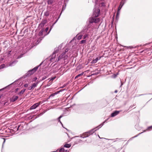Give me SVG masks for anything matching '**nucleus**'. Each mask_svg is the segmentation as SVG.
<instances>
[{
	"label": "nucleus",
	"mask_w": 152,
	"mask_h": 152,
	"mask_svg": "<svg viewBox=\"0 0 152 152\" xmlns=\"http://www.w3.org/2000/svg\"><path fill=\"white\" fill-rule=\"evenodd\" d=\"M64 152H68L67 151H65L64 150Z\"/></svg>",
	"instance_id": "ea45409f"
},
{
	"label": "nucleus",
	"mask_w": 152,
	"mask_h": 152,
	"mask_svg": "<svg viewBox=\"0 0 152 152\" xmlns=\"http://www.w3.org/2000/svg\"><path fill=\"white\" fill-rule=\"evenodd\" d=\"M39 67V66H37L34 68L33 69L30 70L29 71V72L31 74H32L33 73H34L35 72H36L37 70V69Z\"/></svg>",
	"instance_id": "7ed1b4c3"
},
{
	"label": "nucleus",
	"mask_w": 152,
	"mask_h": 152,
	"mask_svg": "<svg viewBox=\"0 0 152 152\" xmlns=\"http://www.w3.org/2000/svg\"><path fill=\"white\" fill-rule=\"evenodd\" d=\"M118 8V12L121 9L122 5L121 7H120V6Z\"/></svg>",
	"instance_id": "c85d7f7f"
},
{
	"label": "nucleus",
	"mask_w": 152,
	"mask_h": 152,
	"mask_svg": "<svg viewBox=\"0 0 152 152\" xmlns=\"http://www.w3.org/2000/svg\"><path fill=\"white\" fill-rule=\"evenodd\" d=\"M86 42V40H82L80 41V43L83 44L85 43Z\"/></svg>",
	"instance_id": "5701e85b"
},
{
	"label": "nucleus",
	"mask_w": 152,
	"mask_h": 152,
	"mask_svg": "<svg viewBox=\"0 0 152 152\" xmlns=\"http://www.w3.org/2000/svg\"><path fill=\"white\" fill-rule=\"evenodd\" d=\"M55 78H56V77H53L50 80H54Z\"/></svg>",
	"instance_id": "2f4dec72"
},
{
	"label": "nucleus",
	"mask_w": 152,
	"mask_h": 152,
	"mask_svg": "<svg viewBox=\"0 0 152 152\" xmlns=\"http://www.w3.org/2000/svg\"><path fill=\"white\" fill-rule=\"evenodd\" d=\"M64 53H62L61 54L60 56H59L58 59V61H59V60H61V59L63 58L64 56Z\"/></svg>",
	"instance_id": "6e6552de"
},
{
	"label": "nucleus",
	"mask_w": 152,
	"mask_h": 152,
	"mask_svg": "<svg viewBox=\"0 0 152 152\" xmlns=\"http://www.w3.org/2000/svg\"><path fill=\"white\" fill-rule=\"evenodd\" d=\"M20 125H19V126H18V128H17V130L18 129H19V127H20Z\"/></svg>",
	"instance_id": "c9c22d12"
},
{
	"label": "nucleus",
	"mask_w": 152,
	"mask_h": 152,
	"mask_svg": "<svg viewBox=\"0 0 152 152\" xmlns=\"http://www.w3.org/2000/svg\"><path fill=\"white\" fill-rule=\"evenodd\" d=\"M44 15L45 16H48L49 15V13L48 11H46L45 12Z\"/></svg>",
	"instance_id": "6ab92c4d"
},
{
	"label": "nucleus",
	"mask_w": 152,
	"mask_h": 152,
	"mask_svg": "<svg viewBox=\"0 0 152 152\" xmlns=\"http://www.w3.org/2000/svg\"><path fill=\"white\" fill-rule=\"evenodd\" d=\"M63 115H61L58 118V122H59L61 124H62V123L60 120V118H61L63 117Z\"/></svg>",
	"instance_id": "f3484780"
},
{
	"label": "nucleus",
	"mask_w": 152,
	"mask_h": 152,
	"mask_svg": "<svg viewBox=\"0 0 152 152\" xmlns=\"http://www.w3.org/2000/svg\"><path fill=\"white\" fill-rule=\"evenodd\" d=\"M55 95V94H52L51 95V96H54V95Z\"/></svg>",
	"instance_id": "72a5a7b5"
},
{
	"label": "nucleus",
	"mask_w": 152,
	"mask_h": 152,
	"mask_svg": "<svg viewBox=\"0 0 152 152\" xmlns=\"http://www.w3.org/2000/svg\"><path fill=\"white\" fill-rule=\"evenodd\" d=\"M47 22L46 20H44L42 21V23L43 24H45Z\"/></svg>",
	"instance_id": "aec40b11"
},
{
	"label": "nucleus",
	"mask_w": 152,
	"mask_h": 152,
	"mask_svg": "<svg viewBox=\"0 0 152 152\" xmlns=\"http://www.w3.org/2000/svg\"><path fill=\"white\" fill-rule=\"evenodd\" d=\"M64 148H62L59 150V152H64Z\"/></svg>",
	"instance_id": "b1692460"
},
{
	"label": "nucleus",
	"mask_w": 152,
	"mask_h": 152,
	"mask_svg": "<svg viewBox=\"0 0 152 152\" xmlns=\"http://www.w3.org/2000/svg\"><path fill=\"white\" fill-rule=\"evenodd\" d=\"M152 128V126L149 127L148 128Z\"/></svg>",
	"instance_id": "a19ab883"
},
{
	"label": "nucleus",
	"mask_w": 152,
	"mask_h": 152,
	"mask_svg": "<svg viewBox=\"0 0 152 152\" xmlns=\"http://www.w3.org/2000/svg\"><path fill=\"white\" fill-rule=\"evenodd\" d=\"M83 74H84V72H83L81 73V74H79L78 75H77V76H76L75 77V79H77L78 77H80V76H81L82 75H83Z\"/></svg>",
	"instance_id": "9d476101"
},
{
	"label": "nucleus",
	"mask_w": 152,
	"mask_h": 152,
	"mask_svg": "<svg viewBox=\"0 0 152 152\" xmlns=\"http://www.w3.org/2000/svg\"><path fill=\"white\" fill-rule=\"evenodd\" d=\"M89 136V135L88 133V132H87L83 134L81 136V137L83 138H84L88 137Z\"/></svg>",
	"instance_id": "423d86ee"
},
{
	"label": "nucleus",
	"mask_w": 152,
	"mask_h": 152,
	"mask_svg": "<svg viewBox=\"0 0 152 152\" xmlns=\"http://www.w3.org/2000/svg\"><path fill=\"white\" fill-rule=\"evenodd\" d=\"M95 21V17H93L90 18L89 20V22L90 23H94Z\"/></svg>",
	"instance_id": "0eeeda50"
},
{
	"label": "nucleus",
	"mask_w": 152,
	"mask_h": 152,
	"mask_svg": "<svg viewBox=\"0 0 152 152\" xmlns=\"http://www.w3.org/2000/svg\"><path fill=\"white\" fill-rule=\"evenodd\" d=\"M43 32V31H42V30H41L40 31V32H41V33H42Z\"/></svg>",
	"instance_id": "4c0bfd02"
},
{
	"label": "nucleus",
	"mask_w": 152,
	"mask_h": 152,
	"mask_svg": "<svg viewBox=\"0 0 152 152\" xmlns=\"http://www.w3.org/2000/svg\"><path fill=\"white\" fill-rule=\"evenodd\" d=\"M5 66V65L4 64H2L0 66V69H2L4 68Z\"/></svg>",
	"instance_id": "4be33fe9"
},
{
	"label": "nucleus",
	"mask_w": 152,
	"mask_h": 152,
	"mask_svg": "<svg viewBox=\"0 0 152 152\" xmlns=\"http://www.w3.org/2000/svg\"><path fill=\"white\" fill-rule=\"evenodd\" d=\"M54 0H48V4H52L53 3Z\"/></svg>",
	"instance_id": "ddd939ff"
},
{
	"label": "nucleus",
	"mask_w": 152,
	"mask_h": 152,
	"mask_svg": "<svg viewBox=\"0 0 152 152\" xmlns=\"http://www.w3.org/2000/svg\"><path fill=\"white\" fill-rule=\"evenodd\" d=\"M68 50H69L68 49H66L65 50V52L63 53L64 54V55H65L66 53L68 51Z\"/></svg>",
	"instance_id": "393cba45"
},
{
	"label": "nucleus",
	"mask_w": 152,
	"mask_h": 152,
	"mask_svg": "<svg viewBox=\"0 0 152 152\" xmlns=\"http://www.w3.org/2000/svg\"><path fill=\"white\" fill-rule=\"evenodd\" d=\"M82 35H77L76 36L78 40L80 39L82 37Z\"/></svg>",
	"instance_id": "9b49d317"
},
{
	"label": "nucleus",
	"mask_w": 152,
	"mask_h": 152,
	"mask_svg": "<svg viewBox=\"0 0 152 152\" xmlns=\"http://www.w3.org/2000/svg\"><path fill=\"white\" fill-rule=\"evenodd\" d=\"M18 98V96H14L10 99V101L12 102H13L15 101Z\"/></svg>",
	"instance_id": "20e7f679"
},
{
	"label": "nucleus",
	"mask_w": 152,
	"mask_h": 152,
	"mask_svg": "<svg viewBox=\"0 0 152 152\" xmlns=\"http://www.w3.org/2000/svg\"><path fill=\"white\" fill-rule=\"evenodd\" d=\"M1 95H0V99L1 98Z\"/></svg>",
	"instance_id": "79ce46f5"
},
{
	"label": "nucleus",
	"mask_w": 152,
	"mask_h": 152,
	"mask_svg": "<svg viewBox=\"0 0 152 152\" xmlns=\"http://www.w3.org/2000/svg\"><path fill=\"white\" fill-rule=\"evenodd\" d=\"M88 35L87 34L85 35L83 37V39H85L87 37Z\"/></svg>",
	"instance_id": "cd10ccee"
},
{
	"label": "nucleus",
	"mask_w": 152,
	"mask_h": 152,
	"mask_svg": "<svg viewBox=\"0 0 152 152\" xmlns=\"http://www.w3.org/2000/svg\"><path fill=\"white\" fill-rule=\"evenodd\" d=\"M71 146V145L69 144H66L64 145V147L66 148H69Z\"/></svg>",
	"instance_id": "dca6fc26"
},
{
	"label": "nucleus",
	"mask_w": 152,
	"mask_h": 152,
	"mask_svg": "<svg viewBox=\"0 0 152 152\" xmlns=\"http://www.w3.org/2000/svg\"><path fill=\"white\" fill-rule=\"evenodd\" d=\"M28 86V84H26L24 85V87H27Z\"/></svg>",
	"instance_id": "a878e982"
},
{
	"label": "nucleus",
	"mask_w": 152,
	"mask_h": 152,
	"mask_svg": "<svg viewBox=\"0 0 152 152\" xmlns=\"http://www.w3.org/2000/svg\"><path fill=\"white\" fill-rule=\"evenodd\" d=\"M98 60V58H96V59H94L92 61V63H95L97 62Z\"/></svg>",
	"instance_id": "2eb2a0df"
},
{
	"label": "nucleus",
	"mask_w": 152,
	"mask_h": 152,
	"mask_svg": "<svg viewBox=\"0 0 152 152\" xmlns=\"http://www.w3.org/2000/svg\"><path fill=\"white\" fill-rule=\"evenodd\" d=\"M26 90V89H23L18 94H19L20 95H21V94H23L24 92H25Z\"/></svg>",
	"instance_id": "4468645a"
},
{
	"label": "nucleus",
	"mask_w": 152,
	"mask_h": 152,
	"mask_svg": "<svg viewBox=\"0 0 152 152\" xmlns=\"http://www.w3.org/2000/svg\"><path fill=\"white\" fill-rule=\"evenodd\" d=\"M101 4H102V5L103 6L104 5V3H102Z\"/></svg>",
	"instance_id": "e433bc0d"
},
{
	"label": "nucleus",
	"mask_w": 152,
	"mask_h": 152,
	"mask_svg": "<svg viewBox=\"0 0 152 152\" xmlns=\"http://www.w3.org/2000/svg\"><path fill=\"white\" fill-rule=\"evenodd\" d=\"M99 20H100V19L99 18H95L94 23H98V22H99Z\"/></svg>",
	"instance_id": "a211bd4d"
},
{
	"label": "nucleus",
	"mask_w": 152,
	"mask_h": 152,
	"mask_svg": "<svg viewBox=\"0 0 152 152\" xmlns=\"http://www.w3.org/2000/svg\"><path fill=\"white\" fill-rule=\"evenodd\" d=\"M93 72H94V71H92L91 72V73H92L91 75H96V74H94V73H93Z\"/></svg>",
	"instance_id": "473e14b6"
},
{
	"label": "nucleus",
	"mask_w": 152,
	"mask_h": 152,
	"mask_svg": "<svg viewBox=\"0 0 152 152\" xmlns=\"http://www.w3.org/2000/svg\"><path fill=\"white\" fill-rule=\"evenodd\" d=\"M94 131H95L94 129H93L88 132V133L89 135H90L92 134L94 132Z\"/></svg>",
	"instance_id": "1a4fd4ad"
},
{
	"label": "nucleus",
	"mask_w": 152,
	"mask_h": 152,
	"mask_svg": "<svg viewBox=\"0 0 152 152\" xmlns=\"http://www.w3.org/2000/svg\"><path fill=\"white\" fill-rule=\"evenodd\" d=\"M99 12L100 10L99 9H97L95 10L93 13V17L96 18L98 17L99 15Z\"/></svg>",
	"instance_id": "f03ea898"
},
{
	"label": "nucleus",
	"mask_w": 152,
	"mask_h": 152,
	"mask_svg": "<svg viewBox=\"0 0 152 152\" xmlns=\"http://www.w3.org/2000/svg\"><path fill=\"white\" fill-rule=\"evenodd\" d=\"M49 28L48 27H47L45 29V31L47 32Z\"/></svg>",
	"instance_id": "c756f323"
},
{
	"label": "nucleus",
	"mask_w": 152,
	"mask_h": 152,
	"mask_svg": "<svg viewBox=\"0 0 152 152\" xmlns=\"http://www.w3.org/2000/svg\"><path fill=\"white\" fill-rule=\"evenodd\" d=\"M32 88H33L31 86L28 87V89L29 90H31Z\"/></svg>",
	"instance_id": "bb28decb"
},
{
	"label": "nucleus",
	"mask_w": 152,
	"mask_h": 152,
	"mask_svg": "<svg viewBox=\"0 0 152 152\" xmlns=\"http://www.w3.org/2000/svg\"><path fill=\"white\" fill-rule=\"evenodd\" d=\"M37 79V77H35L33 79L34 80L33 81H35Z\"/></svg>",
	"instance_id": "7c9ffc66"
},
{
	"label": "nucleus",
	"mask_w": 152,
	"mask_h": 152,
	"mask_svg": "<svg viewBox=\"0 0 152 152\" xmlns=\"http://www.w3.org/2000/svg\"><path fill=\"white\" fill-rule=\"evenodd\" d=\"M18 88H17L15 90L16 92H17L18 90Z\"/></svg>",
	"instance_id": "f704fd0d"
},
{
	"label": "nucleus",
	"mask_w": 152,
	"mask_h": 152,
	"mask_svg": "<svg viewBox=\"0 0 152 152\" xmlns=\"http://www.w3.org/2000/svg\"><path fill=\"white\" fill-rule=\"evenodd\" d=\"M117 90H116L115 91V93H117Z\"/></svg>",
	"instance_id": "58836bf2"
},
{
	"label": "nucleus",
	"mask_w": 152,
	"mask_h": 152,
	"mask_svg": "<svg viewBox=\"0 0 152 152\" xmlns=\"http://www.w3.org/2000/svg\"><path fill=\"white\" fill-rule=\"evenodd\" d=\"M38 84V83H34L32 84L31 86L33 88H34L37 86Z\"/></svg>",
	"instance_id": "f8f14e48"
},
{
	"label": "nucleus",
	"mask_w": 152,
	"mask_h": 152,
	"mask_svg": "<svg viewBox=\"0 0 152 152\" xmlns=\"http://www.w3.org/2000/svg\"><path fill=\"white\" fill-rule=\"evenodd\" d=\"M119 113V111H116L111 114V117H113L117 115Z\"/></svg>",
	"instance_id": "39448f33"
},
{
	"label": "nucleus",
	"mask_w": 152,
	"mask_h": 152,
	"mask_svg": "<svg viewBox=\"0 0 152 152\" xmlns=\"http://www.w3.org/2000/svg\"><path fill=\"white\" fill-rule=\"evenodd\" d=\"M68 58V56L67 55H65V56H64V57H63V58H64V60L66 59H67Z\"/></svg>",
	"instance_id": "412c9836"
},
{
	"label": "nucleus",
	"mask_w": 152,
	"mask_h": 152,
	"mask_svg": "<svg viewBox=\"0 0 152 152\" xmlns=\"http://www.w3.org/2000/svg\"><path fill=\"white\" fill-rule=\"evenodd\" d=\"M42 103L41 102H39L37 103H36L34 105H33L30 108V110H33L35 109L40 104Z\"/></svg>",
	"instance_id": "f257e3e1"
}]
</instances>
